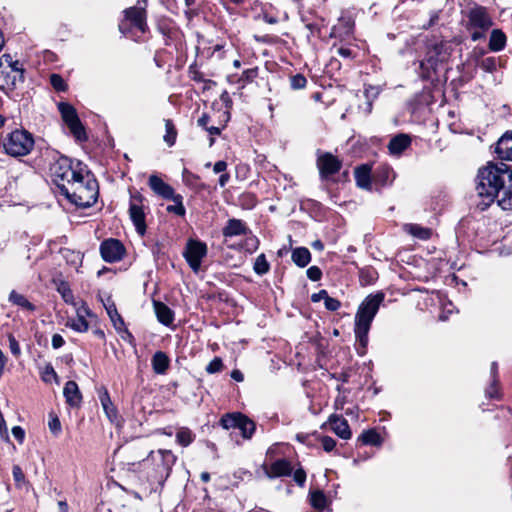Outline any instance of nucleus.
<instances>
[{"instance_id": "obj_22", "label": "nucleus", "mask_w": 512, "mask_h": 512, "mask_svg": "<svg viewBox=\"0 0 512 512\" xmlns=\"http://www.w3.org/2000/svg\"><path fill=\"white\" fill-rule=\"evenodd\" d=\"M154 311L159 322L164 325H170L174 320V312L160 301L153 302Z\"/></svg>"}, {"instance_id": "obj_29", "label": "nucleus", "mask_w": 512, "mask_h": 512, "mask_svg": "<svg viewBox=\"0 0 512 512\" xmlns=\"http://www.w3.org/2000/svg\"><path fill=\"white\" fill-rule=\"evenodd\" d=\"M157 455L161 460V473H165L166 476L169 475L171 468L175 462V456L170 450H159Z\"/></svg>"}, {"instance_id": "obj_43", "label": "nucleus", "mask_w": 512, "mask_h": 512, "mask_svg": "<svg viewBox=\"0 0 512 512\" xmlns=\"http://www.w3.org/2000/svg\"><path fill=\"white\" fill-rule=\"evenodd\" d=\"M50 84L56 91L63 92L67 90V84L59 74H51Z\"/></svg>"}, {"instance_id": "obj_60", "label": "nucleus", "mask_w": 512, "mask_h": 512, "mask_svg": "<svg viewBox=\"0 0 512 512\" xmlns=\"http://www.w3.org/2000/svg\"><path fill=\"white\" fill-rule=\"evenodd\" d=\"M472 30H473V32L471 33V39L473 41H478V40L484 38L485 32L487 31V30H480V29H472Z\"/></svg>"}, {"instance_id": "obj_64", "label": "nucleus", "mask_w": 512, "mask_h": 512, "mask_svg": "<svg viewBox=\"0 0 512 512\" xmlns=\"http://www.w3.org/2000/svg\"><path fill=\"white\" fill-rule=\"evenodd\" d=\"M337 53H338V55H340L344 58H349L352 55V51L349 48H345V47L338 48Z\"/></svg>"}, {"instance_id": "obj_62", "label": "nucleus", "mask_w": 512, "mask_h": 512, "mask_svg": "<svg viewBox=\"0 0 512 512\" xmlns=\"http://www.w3.org/2000/svg\"><path fill=\"white\" fill-rule=\"evenodd\" d=\"M59 291L61 292L65 302H70L72 300V292L68 287H63L62 289H59Z\"/></svg>"}, {"instance_id": "obj_12", "label": "nucleus", "mask_w": 512, "mask_h": 512, "mask_svg": "<svg viewBox=\"0 0 512 512\" xmlns=\"http://www.w3.org/2000/svg\"><path fill=\"white\" fill-rule=\"evenodd\" d=\"M492 25V18L486 8L482 6H476L470 9L468 13L469 29L489 30Z\"/></svg>"}, {"instance_id": "obj_38", "label": "nucleus", "mask_w": 512, "mask_h": 512, "mask_svg": "<svg viewBox=\"0 0 512 512\" xmlns=\"http://www.w3.org/2000/svg\"><path fill=\"white\" fill-rule=\"evenodd\" d=\"M176 439L180 445L187 447L193 442L194 436L188 428H182L176 433Z\"/></svg>"}, {"instance_id": "obj_19", "label": "nucleus", "mask_w": 512, "mask_h": 512, "mask_svg": "<svg viewBox=\"0 0 512 512\" xmlns=\"http://www.w3.org/2000/svg\"><path fill=\"white\" fill-rule=\"evenodd\" d=\"M495 153L501 160L512 161V132L504 134L498 140Z\"/></svg>"}, {"instance_id": "obj_2", "label": "nucleus", "mask_w": 512, "mask_h": 512, "mask_svg": "<svg viewBox=\"0 0 512 512\" xmlns=\"http://www.w3.org/2000/svg\"><path fill=\"white\" fill-rule=\"evenodd\" d=\"M71 203L79 207H90L97 201L99 187L94 175L85 165L67 185L62 184V191Z\"/></svg>"}, {"instance_id": "obj_54", "label": "nucleus", "mask_w": 512, "mask_h": 512, "mask_svg": "<svg viewBox=\"0 0 512 512\" xmlns=\"http://www.w3.org/2000/svg\"><path fill=\"white\" fill-rule=\"evenodd\" d=\"M12 434L19 443L24 441L25 431L20 426H14L12 428Z\"/></svg>"}, {"instance_id": "obj_7", "label": "nucleus", "mask_w": 512, "mask_h": 512, "mask_svg": "<svg viewBox=\"0 0 512 512\" xmlns=\"http://www.w3.org/2000/svg\"><path fill=\"white\" fill-rule=\"evenodd\" d=\"M3 57L7 65L4 69L0 68V89L12 91L18 83L24 81V70L18 66V61H12V57L9 54H4Z\"/></svg>"}, {"instance_id": "obj_45", "label": "nucleus", "mask_w": 512, "mask_h": 512, "mask_svg": "<svg viewBox=\"0 0 512 512\" xmlns=\"http://www.w3.org/2000/svg\"><path fill=\"white\" fill-rule=\"evenodd\" d=\"M307 80L302 74H295L290 77V86L293 90L303 89Z\"/></svg>"}, {"instance_id": "obj_48", "label": "nucleus", "mask_w": 512, "mask_h": 512, "mask_svg": "<svg viewBox=\"0 0 512 512\" xmlns=\"http://www.w3.org/2000/svg\"><path fill=\"white\" fill-rule=\"evenodd\" d=\"M223 364L219 357H215L206 367V371L209 374H214L222 370Z\"/></svg>"}, {"instance_id": "obj_25", "label": "nucleus", "mask_w": 512, "mask_h": 512, "mask_svg": "<svg viewBox=\"0 0 512 512\" xmlns=\"http://www.w3.org/2000/svg\"><path fill=\"white\" fill-rule=\"evenodd\" d=\"M151 365L156 374H165L170 366V359L167 354H153Z\"/></svg>"}, {"instance_id": "obj_24", "label": "nucleus", "mask_w": 512, "mask_h": 512, "mask_svg": "<svg viewBox=\"0 0 512 512\" xmlns=\"http://www.w3.org/2000/svg\"><path fill=\"white\" fill-rule=\"evenodd\" d=\"M507 38L500 29H493L490 34L488 47L493 52L502 51L506 46Z\"/></svg>"}, {"instance_id": "obj_3", "label": "nucleus", "mask_w": 512, "mask_h": 512, "mask_svg": "<svg viewBox=\"0 0 512 512\" xmlns=\"http://www.w3.org/2000/svg\"><path fill=\"white\" fill-rule=\"evenodd\" d=\"M384 300V294L379 292L368 295L359 305L355 315V337L359 347L365 349L368 344V333L371 323L376 316L381 303Z\"/></svg>"}, {"instance_id": "obj_57", "label": "nucleus", "mask_w": 512, "mask_h": 512, "mask_svg": "<svg viewBox=\"0 0 512 512\" xmlns=\"http://www.w3.org/2000/svg\"><path fill=\"white\" fill-rule=\"evenodd\" d=\"M328 292L326 290H320L318 293H314L312 294L311 296V300L312 302L316 303V302H319L321 300H326V298H328Z\"/></svg>"}, {"instance_id": "obj_58", "label": "nucleus", "mask_w": 512, "mask_h": 512, "mask_svg": "<svg viewBox=\"0 0 512 512\" xmlns=\"http://www.w3.org/2000/svg\"><path fill=\"white\" fill-rule=\"evenodd\" d=\"M64 344V339L60 334H54L52 337V347L54 349H59Z\"/></svg>"}, {"instance_id": "obj_33", "label": "nucleus", "mask_w": 512, "mask_h": 512, "mask_svg": "<svg viewBox=\"0 0 512 512\" xmlns=\"http://www.w3.org/2000/svg\"><path fill=\"white\" fill-rule=\"evenodd\" d=\"M169 199L173 200L174 204L167 206L166 210L170 213H175L178 216H184L186 213L183 205V197L180 194H174Z\"/></svg>"}, {"instance_id": "obj_61", "label": "nucleus", "mask_w": 512, "mask_h": 512, "mask_svg": "<svg viewBox=\"0 0 512 512\" xmlns=\"http://www.w3.org/2000/svg\"><path fill=\"white\" fill-rule=\"evenodd\" d=\"M227 168V163L225 161H217L213 166V171L215 173L224 172Z\"/></svg>"}, {"instance_id": "obj_35", "label": "nucleus", "mask_w": 512, "mask_h": 512, "mask_svg": "<svg viewBox=\"0 0 512 512\" xmlns=\"http://www.w3.org/2000/svg\"><path fill=\"white\" fill-rule=\"evenodd\" d=\"M165 130L166 134L164 135V141L169 145L173 146L176 141L177 131L174 127V124L171 120H165Z\"/></svg>"}, {"instance_id": "obj_10", "label": "nucleus", "mask_w": 512, "mask_h": 512, "mask_svg": "<svg viewBox=\"0 0 512 512\" xmlns=\"http://www.w3.org/2000/svg\"><path fill=\"white\" fill-rule=\"evenodd\" d=\"M143 5L129 7L124 10L125 20L119 24V30L124 32L126 22H129L131 26L137 28L140 32H146L147 26V13H146V0H142Z\"/></svg>"}, {"instance_id": "obj_47", "label": "nucleus", "mask_w": 512, "mask_h": 512, "mask_svg": "<svg viewBox=\"0 0 512 512\" xmlns=\"http://www.w3.org/2000/svg\"><path fill=\"white\" fill-rule=\"evenodd\" d=\"M486 396L491 399H499L498 379H492L490 386L486 389Z\"/></svg>"}, {"instance_id": "obj_52", "label": "nucleus", "mask_w": 512, "mask_h": 512, "mask_svg": "<svg viewBox=\"0 0 512 512\" xmlns=\"http://www.w3.org/2000/svg\"><path fill=\"white\" fill-rule=\"evenodd\" d=\"M293 473L294 481L299 485L303 486L306 481V472L302 468L296 469Z\"/></svg>"}, {"instance_id": "obj_41", "label": "nucleus", "mask_w": 512, "mask_h": 512, "mask_svg": "<svg viewBox=\"0 0 512 512\" xmlns=\"http://www.w3.org/2000/svg\"><path fill=\"white\" fill-rule=\"evenodd\" d=\"M13 479L16 487L22 488L26 484L25 475L19 465H14L12 468Z\"/></svg>"}, {"instance_id": "obj_5", "label": "nucleus", "mask_w": 512, "mask_h": 512, "mask_svg": "<svg viewBox=\"0 0 512 512\" xmlns=\"http://www.w3.org/2000/svg\"><path fill=\"white\" fill-rule=\"evenodd\" d=\"M34 146V139L25 130H14L4 141V149L7 154L13 157L28 155Z\"/></svg>"}, {"instance_id": "obj_21", "label": "nucleus", "mask_w": 512, "mask_h": 512, "mask_svg": "<svg viewBox=\"0 0 512 512\" xmlns=\"http://www.w3.org/2000/svg\"><path fill=\"white\" fill-rule=\"evenodd\" d=\"M63 394L66 402L71 407H78L80 405L82 401V395L76 382L68 381L64 386Z\"/></svg>"}, {"instance_id": "obj_6", "label": "nucleus", "mask_w": 512, "mask_h": 512, "mask_svg": "<svg viewBox=\"0 0 512 512\" xmlns=\"http://www.w3.org/2000/svg\"><path fill=\"white\" fill-rule=\"evenodd\" d=\"M220 425L226 430L239 429L246 440L251 439L256 430L255 422L241 412L224 414L220 419Z\"/></svg>"}, {"instance_id": "obj_16", "label": "nucleus", "mask_w": 512, "mask_h": 512, "mask_svg": "<svg viewBox=\"0 0 512 512\" xmlns=\"http://www.w3.org/2000/svg\"><path fill=\"white\" fill-rule=\"evenodd\" d=\"M293 467L286 459H277L274 461L265 473L269 478H278L292 475Z\"/></svg>"}, {"instance_id": "obj_63", "label": "nucleus", "mask_w": 512, "mask_h": 512, "mask_svg": "<svg viewBox=\"0 0 512 512\" xmlns=\"http://www.w3.org/2000/svg\"><path fill=\"white\" fill-rule=\"evenodd\" d=\"M209 120H210V117L208 116V114L204 113L202 114V116L198 119L197 123L200 127L206 129L208 127V123H209Z\"/></svg>"}, {"instance_id": "obj_28", "label": "nucleus", "mask_w": 512, "mask_h": 512, "mask_svg": "<svg viewBox=\"0 0 512 512\" xmlns=\"http://www.w3.org/2000/svg\"><path fill=\"white\" fill-rule=\"evenodd\" d=\"M99 398L107 417L110 421H113L117 416V410L110 399L108 391L104 389L103 392L100 393Z\"/></svg>"}, {"instance_id": "obj_27", "label": "nucleus", "mask_w": 512, "mask_h": 512, "mask_svg": "<svg viewBox=\"0 0 512 512\" xmlns=\"http://www.w3.org/2000/svg\"><path fill=\"white\" fill-rule=\"evenodd\" d=\"M393 179L394 172L389 166L386 165L378 167L374 174L375 182L380 183L381 185L391 183Z\"/></svg>"}, {"instance_id": "obj_37", "label": "nucleus", "mask_w": 512, "mask_h": 512, "mask_svg": "<svg viewBox=\"0 0 512 512\" xmlns=\"http://www.w3.org/2000/svg\"><path fill=\"white\" fill-rule=\"evenodd\" d=\"M67 326L77 332H85L88 329V322L83 316L78 315L76 318L69 319Z\"/></svg>"}, {"instance_id": "obj_26", "label": "nucleus", "mask_w": 512, "mask_h": 512, "mask_svg": "<svg viewBox=\"0 0 512 512\" xmlns=\"http://www.w3.org/2000/svg\"><path fill=\"white\" fill-rule=\"evenodd\" d=\"M293 262L299 267H305L311 261L310 251L305 247H299L292 251Z\"/></svg>"}, {"instance_id": "obj_51", "label": "nucleus", "mask_w": 512, "mask_h": 512, "mask_svg": "<svg viewBox=\"0 0 512 512\" xmlns=\"http://www.w3.org/2000/svg\"><path fill=\"white\" fill-rule=\"evenodd\" d=\"M321 444L326 452H331L336 446V441L330 436H323L321 438Z\"/></svg>"}, {"instance_id": "obj_53", "label": "nucleus", "mask_w": 512, "mask_h": 512, "mask_svg": "<svg viewBox=\"0 0 512 512\" xmlns=\"http://www.w3.org/2000/svg\"><path fill=\"white\" fill-rule=\"evenodd\" d=\"M48 425H49V429L54 434H58L61 431V423H60V420L58 419V417L51 418L49 420Z\"/></svg>"}, {"instance_id": "obj_50", "label": "nucleus", "mask_w": 512, "mask_h": 512, "mask_svg": "<svg viewBox=\"0 0 512 512\" xmlns=\"http://www.w3.org/2000/svg\"><path fill=\"white\" fill-rule=\"evenodd\" d=\"M307 277L312 281H318L322 277V271L317 266H311L307 269Z\"/></svg>"}, {"instance_id": "obj_9", "label": "nucleus", "mask_w": 512, "mask_h": 512, "mask_svg": "<svg viewBox=\"0 0 512 512\" xmlns=\"http://www.w3.org/2000/svg\"><path fill=\"white\" fill-rule=\"evenodd\" d=\"M144 196L139 193H131L129 201V215L135 226L137 233L143 236L146 233Z\"/></svg>"}, {"instance_id": "obj_36", "label": "nucleus", "mask_w": 512, "mask_h": 512, "mask_svg": "<svg viewBox=\"0 0 512 512\" xmlns=\"http://www.w3.org/2000/svg\"><path fill=\"white\" fill-rule=\"evenodd\" d=\"M326 502V496L322 491L317 490L310 493V503L314 508L323 509Z\"/></svg>"}, {"instance_id": "obj_30", "label": "nucleus", "mask_w": 512, "mask_h": 512, "mask_svg": "<svg viewBox=\"0 0 512 512\" xmlns=\"http://www.w3.org/2000/svg\"><path fill=\"white\" fill-rule=\"evenodd\" d=\"M405 231L421 240H427L432 235L431 229L422 227L418 224H406Z\"/></svg>"}, {"instance_id": "obj_31", "label": "nucleus", "mask_w": 512, "mask_h": 512, "mask_svg": "<svg viewBox=\"0 0 512 512\" xmlns=\"http://www.w3.org/2000/svg\"><path fill=\"white\" fill-rule=\"evenodd\" d=\"M359 441H361L362 444L364 445L373 446H379L382 443V439L375 429L363 431L362 434L359 436Z\"/></svg>"}, {"instance_id": "obj_17", "label": "nucleus", "mask_w": 512, "mask_h": 512, "mask_svg": "<svg viewBox=\"0 0 512 512\" xmlns=\"http://www.w3.org/2000/svg\"><path fill=\"white\" fill-rule=\"evenodd\" d=\"M250 232L246 223L240 219L232 218L227 221L226 226L222 230L225 238L246 235Z\"/></svg>"}, {"instance_id": "obj_49", "label": "nucleus", "mask_w": 512, "mask_h": 512, "mask_svg": "<svg viewBox=\"0 0 512 512\" xmlns=\"http://www.w3.org/2000/svg\"><path fill=\"white\" fill-rule=\"evenodd\" d=\"M325 308L329 311H337L341 307L338 299L328 296L324 301Z\"/></svg>"}, {"instance_id": "obj_18", "label": "nucleus", "mask_w": 512, "mask_h": 512, "mask_svg": "<svg viewBox=\"0 0 512 512\" xmlns=\"http://www.w3.org/2000/svg\"><path fill=\"white\" fill-rule=\"evenodd\" d=\"M411 144V138L407 134H398L388 143V151L393 156H400Z\"/></svg>"}, {"instance_id": "obj_11", "label": "nucleus", "mask_w": 512, "mask_h": 512, "mask_svg": "<svg viewBox=\"0 0 512 512\" xmlns=\"http://www.w3.org/2000/svg\"><path fill=\"white\" fill-rule=\"evenodd\" d=\"M207 254V246L205 243L190 239L187 244L183 256L188 262L190 268L194 272H198L201 266L202 259Z\"/></svg>"}, {"instance_id": "obj_32", "label": "nucleus", "mask_w": 512, "mask_h": 512, "mask_svg": "<svg viewBox=\"0 0 512 512\" xmlns=\"http://www.w3.org/2000/svg\"><path fill=\"white\" fill-rule=\"evenodd\" d=\"M9 301L17 306H20L30 311H33L35 309V306L31 302H29L25 296L17 293L14 290L9 295Z\"/></svg>"}, {"instance_id": "obj_1", "label": "nucleus", "mask_w": 512, "mask_h": 512, "mask_svg": "<svg viewBox=\"0 0 512 512\" xmlns=\"http://www.w3.org/2000/svg\"><path fill=\"white\" fill-rule=\"evenodd\" d=\"M476 191L481 201L478 207L487 209L495 201L503 210H512V169L500 162H488L478 170Z\"/></svg>"}, {"instance_id": "obj_42", "label": "nucleus", "mask_w": 512, "mask_h": 512, "mask_svg": "<svg viewBox=\"0 0 512 512\" xmlns=\"http://www.w3.org/2000/svg\"><path fill=\"white\" fill-rule=\"evenodd\" d=\"M338 396L334 400L335 410H342L346 403L348 391L343 389L340 385L337 386Z\"/></svg>"}, {"instance_id": "obj_4", "label": "nucleus", "mask_w": 512, "mask_h": 512, "mask_svg": "<svg viewBox=\"0 0 512 512\" xmlns=\"http://www.w3.org/2000/svg\"><path fill=\"white\" fill-rule=\"evenodd\" d=\"M85 164L81 161H73L72 159L61 156L51 166L50 171L59 191H62V184L67 185L77 174H80Z\"/></svg>"}, {"instance_id": "obj_23", "label": "nucleus", "mask_w": 512, "mask_h": 512, "mask_svg": "<svg viewBox=\"0 0 512 512\" xmlns=\"http://www.w3.org/2000/svg\"><path fill=\"white\" fill-rule=\"evenodd\" d=\"M355 180L358 187L362 189H371V167L369 165H361L355 170Z\"/></svg>"}, {"instance_id": "obj_39", "label": "nucleus", "mask_w": 512, "mask_h": 512, "mask_svg": "<svg viewBox=\"0 0 512 512\" xmlns=\"http://www.w3.org/2000/svg\"><path fill=\"white\" fill-rule=\"evenodd\" d=\"M253 268H254L255 273L258 275H264L269 271L270 265H269L268 261L266 260V257L264 254H260L256 258Z\"/></svg>"}, {"instance_id": "obj_8", "label": "nucleus", "mask_w": 512, "mask_h": 512, "mask_svg": "<svg viewBox=\"0 0 512 512\" xmlns=\"http://www.w3.org/2000/svg\"><path fill=\"white\" fill-rule=\"evenodd\" d=\"M58 109L64 123L67 125L74 138L77 141H86L87 135L84 126L78 117L76 109L66 102H60L58 104Z\"/></svg>"}, {"instance_id": "obj_13", "label": "nucleus", "mask_w": 512, "mask_h": 512, "mask_svg": "<svg viewBox=\"0 0 512 512\" xmlns=\"http://www.w3.org/2000/svg\"><path fill=\"white\" fill-rule=\"evenodd\" d=\"M317 167L322 179H328L330 176L339 172L342 162L331 153H323L317 158Z\"/></svg>"}, {"instance_id": "obj_59", "label": "nucleus", "mask_w": 512, "mask_h": 512, "mask_svg": "<svg viewBox=\"0 0 512 512\" xmlns=\"http://www.w3.org/2000/svg\"><path fill=\"white\" fill-rule=\"evenodd\" d=\"M220 100L224 103L225 107L227 109L231 108L232 106V100L230 98V95L227 91H224L221 95H220Z\"/></svg>"}, {"instance_id": "obj_14", "label": "nucleus", "mask_w": 512, "mask_h": 512, "mask_svg": "<svg viewBox=\"0 0 512 512\" xmlns=\"http://www.w3.org/2000/svg\"><path fill=\"white\" fill-rule=\"evenodd\" d=\"M125 249L117 239H107L100 245V253L105 262L114 263L122 259Z\"/></svg>"}, {"instance_id": "obj_44", "label": "nucleus", "mask_w": 512, "mask_h": 512, "mask_svg": "<svg viewBox=\"0 0 512 512\" xmlns=\"http://www.w3.org/2000/svg\"><path fill=\"white\" fill-rule=\"evenodd\" d=\"M106 310H107V313H108L111 321L114 323V326L116 328H118L119 326H122L124 324L123 320H122L121 316L119 315V313L117 312V309L114 304L106 307Z\"/></svg>"}, {"instance_id": "obj_55", "label": "nucleus", "mask_w": 512, "mask_h": 512, "mask_svg": "<svg viewBox=\"0 0 512 512\" xmlns=\"http://www.w3.org/2000/svg\"><path fill=\"white\" fill-rule=\"evenodd\" d=\"M0 435L5 439H9L6 422H5L4 416L1 411H0Z\"/></svg>"}, {"instance_id": "obj_34", "label": "nucleus", "mask_w": 512, "mask_h": 512, "mask_svg": "<svg viewBox=\"0 0 512 512\" xmlns=\"http://www.w3.org/2000/svg\"><path fill=\"white\" fill-rule=\"evenodd\" d=\"M183 182L190 187L202 189L204 185L200 182V177L187 169L182 172Z\"/></svg>"}, {"instance_id": "obj_46", "label": "nucleus", "mask_w": 512, "mask_h": 512, "mask_svg": "<svg viewBox=\"0 0 512 512\" xmlns=\"http://www.w3.org/2000/svg\"><path fill=\"white\" fill-rule=\"evenodd\" d=\"M480 68L483 69L485 72L492 73L497 68V62L496 58L494 57H487L481 61L479 64Z\"/></svg>"}, {"instance_id": "obj_56", "label": "nucleus", "mask_w": 512, "mask_h": 512, "mask_svg": "<svg viewBox=\"0 0 512 512\" xmlns=\"http://www.w3.org/2000/svg\"><path fill=\"white\" fill-rule=\"evenodd\" d=\"M257 76V70L256 69H248V70H245L242 74V77L241 79L247 81V82H251L253 81V79Z\"/></svg>"}, {"instance_id": "obj_20", "label": "nucleus", "mask_w": 512, "mask_h": 512, "mask_svg": "<svg viewBox=\"0 0 512 512\" xmlns=\"http://www.w3.org/2000/svg\"><path fill=\"white\" fill-rule=\"evenodd\" d=\"M149 186L157 195L165 199H169L175 194L174 189L156 175L149 177Z\"/></svg>"}, {"instance_id": "obj_15", "label": "nucleus", "mask_w": 512, "mask_h": 512, "mask_svg": "<svg viewBox=\"0 0 512 512\" xmlns=\"http://www.w3.org/2000/svg\"><path fill=\"white\" fill-rule=\"evenodd\" d=\"M327 423L331 430L340 438L348 440L352 436V432L346 419L337 414L329 416Z\"/></svg>"}, {"instance_id": "obj_40", "label": "nucleus", "mask_w": 512, "mask_h": 512, "mask_svg": "<svg viewBox=\"0 0 512 512\" xmlns=\"http://www.w3.org/2000/svg\"><path fill=\"white\" fill-rule=\"evenodd\" d=\"M41 379L45 382V383H52L53 381H58V377H57V374L54 370V368L48 364L44 367V369L42 370L41 372Z\"/></svg>"}]
</instances>
